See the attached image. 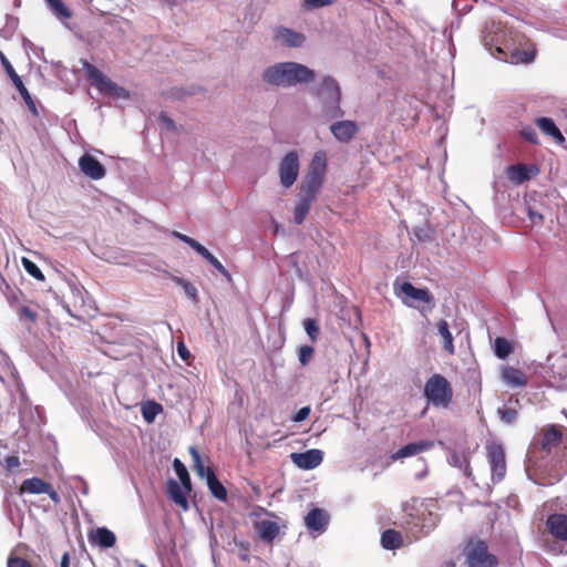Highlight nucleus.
Segmentation results:
<instances>
[{"mask_svg": "<svg viewBox=\"0 0 567 567\" xmlns=\"http://www.w3.org/2000/svg\"><path fill=\"white\" fill-rule=\"evenodd\" d=\"M482 41L492 56L512 64L530 63L536 55L535 44L507 22H488Z\"/></svg>", "mask_w": 567, "mask_h": 567, "instance_id": "f257e3e1", "label": "nucleus"}, {"mask_svg": "<svg viewBox=\"0 0 567 567\" xmlns=\"http://www.w3.org/2000/svg\"><path fill=\"white\" fill-rule=\"evenodd\" d=\"M262 81L277 87H292L308 84L316 79L313 70L298 62H278L262 72Z\"/></svg>", "mask_w": 567, "mask_h": 567, "instance_id": "f03ea898", "label": "nucleus"}, {"mask_svg": "<svg viewBox=\"0 0 567 567\" xmlns=\"http://www.w3.org/2000/svg\"><path fill=\"white\" fill-rule=\"evenodd\" d=\"M535 454L536 451H530L527 454L526 472L528 477L543 486H550L560 481L567 472V463L544 464L543 462L535 461Z\"/></svg>", "mask_w": 567, "mask_h": 567, "instance_id": "7ed1b4c3", "label": "nucleus"}, {"mask_svg": "<svg viewBox=\"0 0 567 567\" xmlns=\"http://www.w3.org/2000/svg\"><path fill=\"white\" fill-rule=\"evenodd\" d=\"M318 97L322 104V112L329 118L343 115L340 107L341 90L332 76H324L318 87Z\"/></svg>", "mask_w": 567, "mask_h": 567, "instance_id": "20e7f679", "label": "nucleus"}, {"mask_svg": "<svg viewBox=\"0 0 567 567\" xmlns=\"http://www.w3.org/2000/svg\"><path fill=\"white\" fill-rule=\"evenodd\" d=\"M82 68L85 71V75L90 84L97 89L99 92L117 100H127L130 97V93L127 90L117 85L115 82L109 79L95 65L91 64L87 61H83Z\"/></svg>", "mask_w": 567, "mask_h": 567, "instance_id": "39448f33", "label": "nucleus"}, {"mask_svg": "<svg viewBox=\"0 0 567 567\" xmlns=\"http://www.w3.org/2000/svg\"><path fill=\"white\" fill-rule=\"evenodd\" d=\"M424 396L436 408H449L453 399V389L449 380L441 374H433L424 385Z\"/></svg>", "mask_w": 567, "mask_h": 567, "instance_id": "423d86ee", "label": "nucleus"}, {"mask_svg": "<svg viewBox=\"0 0 567 567\" xmlns=\"http://www.w3.org/2000/svg\"><path fill=\"white\" fill-rule=\"evenodd\" d=\"M465 555L468 567H495L497 565L496 557L488 553L487 545L483 540L471 542Z\"/></svg>", "mask_w": 567, "mask_h": 567, "instance_id": "0eeeda50", "label": "nucleus"}, {"mask_svg": "<svg viewBox=\"0 0 567 567\" xmlns=\"http://www.w3.org/2000/svg\"><path fill=\"white\" fill-rule=\"evenodd\" d=\"M300 163L298 153L291 151L287 153L279 163L280 184L285 188L291 187L299 176Z\"/></svg>", "mask_w": 567, "mask_h": 567, "instance_id": "6e6552de", "label": "nucleus"}, {"mask_svg": "<svg viewBox=\"0 0 567 567\" xmlns=\"http://www.w3.org/2000/svg\"><path fill=\"white\" fill-rule=\"evenodd\" d=\"M487 458L492 472V481L501 482L506 475V460L504 447L498 443L487 445Z\"/></svg>", "mask_w": 567, "mask_h": 567, "instance_id": "1a4fd4ad", "label": "nucleus"}, {"mask_svg": "<svg viewBox=\"0 0 567 567\" xmlns=\"http://www.w3.org/2000/svg\"><path fill=\"white\" fill-rule=\"evenodd\" d=\"M394 287L396 295L402 299L403 303L409 307H413V303H411L409 299L424 303H430L433 300V297L427 289L416 288L409 281H404L400 285L395 282Z\"/></svg>", "mask_w": 567, "mask_h": 567, "instance_id": "9d476101", "label": "nucleus"}, {"mask_svg": "<svg viewBox=\"0 0 567 567\" xmlns=\"http://www.w3.org/2000/svg\"><path fill=\"white\" fill-rule=\"evenodd\" d=\"M548 368L557 385L567 389V348L563 352L551 353L547 358Z\"/></svg>", "mask_w": 567, "mask_h": 567, "instance_id": "9b49d317", "label": "nucleus"}, {"mask_svg": "<svg viewBox=\"0 0 567 567\" xmlns=\"http://www.w3.org/2000/svg\"><path fill=\"white\" fill-rule=\"evenodd\" d=\"M290 458L301 470H313L322 463L323 453L320 450L312 449L302 453H291Z\"/></svg>", "mask_w": 567, "mask_h": 567, "instance_id": "f8f14e48", "label": "nucleus"}, {"mask_svg": "<svg viewBox=\"0 0 567 567\" xmlns=\"http://www.w3.org/2000/svg\"><path fill=\"white\" fill-rule=\"evenodd\" d=\"M330 131L338 142L349 143L357 135L359 126L353 121L344 120L332 123Z\"/></svg>", "mask_w": 567, "mask_h": 567, "instance_id": "ddd939ff", "label": "nucleus"}, {"mask_svg": "<svg viewBox=\"0 0 567 567\" xmlns=\"http://www.w3.org/2000/svg\"><path fill=\"white\" fill-rule=\"evenodd\" d=\"M3 68H4L6 72L8 73V75L10 76V79L12 80L14 86L19 91L21 97L23 99V101L28 105L29 110L34 115H37L38 114V110H37V106L34 104V102H33V100H32L28 89L24 86L21 78L17 74V72L14 71L12 64L9 62V60L7 58H3Z\"/></svg>", "mask_w": 567, "mask_h": 567, "instance_id": "4468645a", "label": "nucleus"}, {"mask_svg": "<svg viewBox=\"0 0 567 567\" xmlns=\"http://www.w3.org/2000/svg\"><path fill=\"white\" fill-rule=\"evenodd\" d=\"M81 172L91 179L99 181L106 174L105 167L92 155L84 154L79 159Z\"/></svg>", "mask_w": 567, "mask_h": 567, "instance_id": "2eb2a0df", "label": "nucleus"}, {"mask_svg": "<svg viewBox=\"0 0 567 567\" xmlns=\"http://www.w3.org/2000/svg\"><path fill=\"white\" fill-rule=\"evenodd\" d=\"M275 40L289 48H299L305 43L306 37L292 29L280 27L275 31Z\"/></svg>", "mask_w": 567, "mask_h": 567, "instance_id": "dca6fc26", "label": "nucleus"}, {"mask_svg": "<svg viewBox=\"0 0 567 567\" xmlns=\"http://www.w3.org/2000/svg\"><path fill=\"white\" fill-rule=\"evenodd\" d=\"M329 522L328 514L321 508L311 509L305 517V524L311 532L321 534L326 530Z\"/></svg>", "mask_w": 567, "mask_h": 567, "instance_id": "f3484780", "label": "nucleus"}, {"mask_svg": "<svg viewBox=\"0 0 567 567\" xmlns=\"http://www.w3.org/2000/svg\"><path fill=\"white\" fill-rule=\"evenodd\" d=\"M546 525L555 538L567 540V515L551 514L548 516Z\"/></svg>", "mask_w": 567, "mask_h": 567, "instance_id": "a211bd4d", "label": "nucleus"}, {"mask_svg": "<svg viewBox=\"0 0 567 567\" xmlns=\"http://www.w3.org/2000/svg\"><path fill=\"white\" fill-rule=\"evenodd\" d=\"M501 375L504 383L511 388H523L528 382V378L525 372L509 365L502 369Z\"/></svg>", "mask_w": 567, "mask_h": 567, "instance_id": "6ab92c4d", "label": "nucleus"}, {"mask_svg": "<svg viewBox=\"0 0 567 567\" xmlns=\"http://www.w3.org/2000/svg\"><path fill=\"white\" fill-rule=\"evenodd\" d=\"M434 446V441H419L412 442L403 447L399 449L395 453L392 454V460H400L410 456H414L421 452L427 451Z\"/></svg>", "mask_w": 567, "mask_h": 567, "instance_id": "aec40b11", "label": "nucleus"}, {"mask_svg": "<svg viewBox=\"0 0 567 567\" xmlns=\"http://www.w3.org/2000/svg\"><path fill=\"white\" fill-rule=\"evenodd\" d=\"M89 540L101 548H111L115 545L116 536L106 527H97L89 534Z\"/></svg>", "mask_w": 567, "mask_h": 567, "instance_id": "412c9836", "label": "nucleus"}, {"mask_svg": "<svg viewBox=\"0 0 567 567\" xmlns=\"http://www.w3.org/2000/svg\"><path fill=\"white\" fill-rule=\"evenodd\" d=\"M518 406V398L511 395L508 402L497 409V415L504 424L512 425L517 420Z\"/></svg>", "mask_w": 567, "mask_h": 567, "instance_id": "4be33fe9", "label": "nucleus"}, {"mask_svg": "<svg viewBox=\"0 0 567 567\" xmlns=\"http://www.w3.org/2000/svg\"><path fill=\"white\" fill-rule=\"evenodd\" d=\"M561 437L563 433L558 426L550 425L545 429L540 439L542 451L550 453V451L560 443Z\"/></svg>", "mask_w": 567, "mask_h": 567, "instance_id": "5701e85b", "label": "nucleus"}, {"mask_svg": "<svg viewBox=\"0 0 567 567\" xmlns=\"http://www.w3.org/2000/svg\"><path fill=\"white\" fill-rule=\"evenodd\" d=\"M323 179L307 175L305 176L301 186L299 196L311 199L315 202L317 195L322 186Z\"/></svg>", "mask_w": 567, "mask_h": 567, "instance_id": "b1692460", "label": "nucleus"}, {"mask_svg": "<svg viewBox=\"0 0 567 567\" xmlns=\"http://www.w3.org/2000/svg\"><path fill=\"white\" fill-rule=\"evenodd\" d=\"M167 493L169 498L178 506H181L184 511L188 509V501L186 497V489L182 484L176 482L175 480H169L167 482Z\"/></svg>", "mask_w": 567, "mask_h": 567, "instance_id": "393cba45", "label": "nucleus"}, {"mask_svg": "<svg viewBox=\"0 0 567 567\" xmlns=\"http://www.w3.org/2000/svg\"><path fill=\"white\" fill-rule=\"evenodd\" d=\"M537 127L546 135L553 137L558 144L565 142V137L550 117H538Z\"/></svg>", "mask_w": 567, "mask_h": 567, "instance_id": "a878e982", "label": "nucleus"}, {"mask_svg": "<svg viewBox=\"0 0 567 567\" xmlns=\"http://www.w3.org/2000/svg\"><path fill=\"white\" fill-rule=\"evenodd\" d=\"M447 462L451 466L460 468L465 476L471 477L472 471L467 453L452 451L447 458Z\"/></svg>", "mask_w": 567, "mask_h": 567, "instance_id": "bb28decb", "label": "nucleus"}, {"mask_svg": "<svg viewBox=\"0 0 567 567\" xmlns=\"http://www.w3.org/2000/svg\"><path fill=\"white\" fill-rule=\"evenodd\" d=\"M327 169V157L324 152H317L310 163L307 175L324 179Z\"/></svg>", "mask_w": 567, "mask_h": 567, "instance_id": "cd10ccee", "label": "nucleus"}, {"mask_svg": "<svg viewBox=\"0 0 567 567\" xmlns=\"http://www.w3.org/2000/svg\"><path fill=\"white\" fill-rule=\"evenodd\" d=\"M256 529L262 540L272 542L279 533V526L272 520H261L257 523Z\"/></svg>", "mask_w": 567, "mask_h": 567, "instance_id": "c85d7f7f", "label": "nucleus"}, {"mask_svg": "<svg viewBox=\"0 0 567 567\" xmlns=\"http://www.w3.org/2000/svg\"><path fill=\"white\" fill-rule=\"evenodd\" d=\"M20 491L29 494H44L49 491V483L39 477H32L23 481Z\"/></svg>", "mask_w": 567, "mask_h": 567, "instance_id": "c756f323", "label": "nucleus"}, {"mask_svg": "<svg viewBox=\"0 0 567 567\" xmlns=\"http://www.w3.org/2000/svg\"><path fill=\"white\" fill-rule=\"evenodd\" d=\"M209 477L208 481H206L207 486L209 488V492L214 497H216L218 501H226L227 498V491L224 487V485L218 481L216 477V474L214 471H208Z\"/></svg>", "mask_w": 567, "mask_h": 567, "instance_id": "7c9ffc66", "label": "nucleus"}, {"mask_svg": "<svg viewBox=\"0 0 567 567\" xmlns=\"http://www.w3.org/2000/svg\"><path fill=\"white\" fill-rule=\"evenodd\" d=\"M381 545L385 549H396L402 545V536L394 529H386L381 535Z\"/></svg>", "mask_w": 567, "mask_h": 567, "instance_id": "2f4dec72", "label": "nucleus"}, {"mask_svg": "<svg viewBox=\"0 0 567 567\" xmlns=\"http://www.w3.org/2000/svg\"><path fill=\"white\" fill-rule=\"evenodd\" d=\"M198 255L207 260L221 276H224L228 282L233 280L230 272L221 265V262L206 248L203 247Z\"/></svg>", "mask_w": 567, "mask_h": 567, "instance_id": "473e14b6", "label": "nucleus"}, {"mask_svg": "<svg viewBox=\"0 0 567 567\" xmlns=\"http://www.w3.org/2000/svg\"><path fill=\"white\" fill-rule=\"evenodd\" d=\"M312 203L313 200L299 196L293 212L296 224L301 225L305 221Z\"/></svg>", "mask_w": 567, "mask_h": 567, "instance_id": "72a5a7b5", "label": "nucleus"}, {"mask_svg": "<svg viewBox=\"0 0 567 567\" xmlns=\"http://www.w3.org/2000/svg\"><path fill=\"white\" fill-rule=\"evenodd\" d=\"M172 280L177 286L183 288L184 293L186 295V297L188 299H190L194 303H198V301H199L198 290L190 281H188L182 277H177V276H173Z\"/></svg>", "mask_w": 567, "mask_h": 567, "instance_id": "f704fd0d", "label": "nucleus"}, {"mask_svg": "<svg viewBox=\"0 0 567 567\" xmlns=\"http://www.w3.org/2000/svg\"><path fill=\"white\" fill-rule=\"evenodd\" d=\"M508 178L516 183L522 184L530 178L528 168L526 165L517 164L508 167Z\"/></svg>", "mask_w": 567, "mask_h": 567, "instance_id": "c9c22d12", "label": "nucleus"}, {"mask_svg": "<svg viewBox=\"0 0 567 567\" xmlns=\"http://www.w3.org/2000/svg\"><path fill=\"white\" fill-rule=\"evenodd\" d=\"M436 326H437L439 334L442 337V339L444 341V344H443L444 349L450 354H453L454 353L453 336L450 331L449 323L442 319L437 322Z\"/></svg>", "mask_w": 567, "mask_h": 567, "instance_id": "e433bc0d", "label": "nucleus"}, {"mask_svg": "<svg viewBox=\"0 0 567 567\" xmlns=\"http://www.w3.org/2000/svg\"><path fill=\"white\" fill-rule=\"evenodd\" d=\"M189 453H190V455L193 457L194 470L196 471L197 475L200 478H206V481H208V477L210 476L208 471H214V470L212 467L204 466V463L202 461L200 454L198 453L196 447L192 446L189 449Z\"/></svg>", "mask_w": 567, "mask_h": 567, "instance_id": "4c0bfd02", "label": "nucleus"}, {"mask_svg": "<svg viewBox=\"0 0 567 567\" xmlns=\"http://www.w3.org/2000/svg\"><path fill=\"white\" fill-rule=\"evenodd\" d=\"M173 466H174V470H175L177 476L179 477V481H181V484L183 485V487L186 489V492H190L192 482H190V477H189V474H188L185 465L178 458H175Z\"/></svg>", "mask_w": 567, "mask_h": 567, "instance_id": "58836bf2", "label": "nucleus"}, {"mask_svg": "<svg viewBox=\"0 0 567 567\" xmlns=\"http://www.w3.org/2000/svg\"><path fill=\"white\" fill-rule=\"evenodd\" d=\"M494 352L495 355L499 359H505L512 352V344L511 342L502 337H498L495 339L494 342Z\"/></svg>", "mask_w": 567, "mask_h": 567, "instance_id": "ea45409f", "label": "nucleus"}, {"mask_svg": "<svg viewBox=\"0 0 567 567\" xmlns=\"http://www.w3.org/2000/svg\"><path fill=\"white\" fill-rule=\"evenodd\" d=\"M50 9L60 19H70L72 13L62 0H47Z\"/></svg>", "mask_w": 567, "mask_h": 567, "instance_id": "a19ab883", "label": "nucleus"}, {"mask_svg": "<svg viewBox=\"0 0 567 567\" xmlns=\"http://www.w3.org/2000/svg\"><path fill=\"white\" fill-rule=\"evenodd\" d=\"M162 410L161 404L156 402H147L142 406V415L147 423H152Z\"/></svg>", "mask_w": 567, "mask_h": 567, "instance_id": "79ce46f5", "label": "nucleus"}, {"mask_svg": "<svg viewBox=\"0 0 567 567\" xmlns=\"http://www.w3.org/2000/svg\"><path fill=\"white\" fill-rule=\"evenodd\" d=\"M22 265H23L24 270L30 276H32L37 280H41V281L44 280V276H43L42 271L40 270V268L33 261H31L30 259L23 257L22 258Z\"/></svg>", "mask_w": 567, "mask_h": 567, "instance_id": "37998d69", "label": "nucleus"}, {"mask_svg": "<svg viewBox=\"0 0 567 567\" xmlns=\"http://www.w3.org/2000/svg\"><path fill=\"white\" fill-rule=\"evenodd\" d=\"M303 328L311 341H317L319 337V324L317 320L308 318L303 321Z\"/></svg>", "mask_w": 567, "mask_h": 567, "instance_id": "c03bdc74", "label": "nucleus"}, {"mask_svg": "<svg viewBox=\"0 0 567 567\" xmlns=\"http://www.w3.org/2000/svg\"><path fill=\"white\" fill-rule=\"evenodd\" d=\"M172 235L175 237V238H178L179 240H182L183 243L187 244L189 247H192L197 254L199 252V250L204 247L202 244H199L197 240H195L194 238L189 237V236H186L179 231H176L174 230L172 233Z\"/></svg>", "mask_w": 567, "mask_h": 567, "instance_id": "a18cd8bd", "label": "nucleus"}, {"mask_svg": "<svg viewBox=\"0 0 567 567\" xmlns=\"http://www.w3.org/2000/svg\"><path fill=\"white\" fill-rule=\"evenodd\" d=\"M313 348L311 346H302L299 349V362L301 365H307L313 357Z\"/></svg>", "mask_w": 567, "mask_h": 567, "instance_id": "49530a36", "label": "nucleus"}, {"mask_svg": "<svg viewBox=\"0 0 567 567\" xmlns=\"http://www.w3.org/2000/svg\"><path fill=\"white\" fill-rule=\"evenodd\" d=\"M336 0H305V7L307 9H317L334 3Z\"/></svg>", "mask_w": 567, "mask_h": 567, "instance_id": "de8ad7c7", "label": "nucleus"}, {"mask_svg": "<svg viewBox=\"0 0 567 567\" xmlns=\"http://www.w3.org/2000/svg\"><path fill=\"white\" fill-rule=\"evenodd\" d=\"M2 465L7 471H13L20 465L19 457L14 455H8L3 458Z\"/></svg>", "mask_w": 567, "mask_h": 567, "instance_id": "09e8293b", "label": "nucleus"}, {"mask_svg": "<svg viewBox=\"0 0 567 567\" xmlns=\"http://www.w3.org/2000/svg\"><path fill=\"white\" fill-rule=\"evenodd\" d=\"M522 135L524 136L525 140H527L530 143H534V144L538 143V135L533 127L523 128Z\"/></svg>", "mask_w": 567, "mask_h": 567, "instance_id": "8fccbe9b", "label": "nucleus"}, {"mask_svg": "<svg viewBox=\"0 0 567 567\" xmlns=\"http://www.w3.org/2000/svg\"><path fill=\"white\" fill-rule=\"evenodd\" d=\"M19 315L21 318L24 317L31 322H34L37 320V313L30 307L27 306H22L20 308Z\"/></svg>", "mask_w": 567, "mask_h": 567, "instance_id": "3c124183", "label": "nucleus"}, {"mask_svg": "<svg viewBox=\"0 0 567 567\" xmlns=\"http://www.w3.org/2000/svg\"><path fill=\"white\" fill-rule=\"evenodd\" d=\"M8 567H32V566L28 560H25L23 558L13 557V558H9Z\"/></svg>", "mask_w": 567, "mask_h": 567, "instance_id": "603ef678", "label": "nucleus"}, {"mask_svg": "<svg viewBox=\"0 0 567 567\" xmlns=\"http://www.w3.org/2000/svg\"><path fill=\"white\" fill-rule=\"evenodd\" d=\"M310 414V408L309 406H303L293 416V421L295 422H301L303 420H306Z\"/></svg>", "mask_w": 567, "mask_h": 567, "instance_id": "864d4df0", "label": "nucleus"}, {"mask_svg": "<svg viewBox=\"0 0 567 567\" xmlns=\"http://www.w3.org/2000/svg\"><path fill=\"white\" fill-rule=\"evenodd\" d=\"M528 217L533 224H543L544 217L542 214L528 208Z\"/></svg>", "mask_w": 567, "mask_h": 567, "instance_id": "5fc2aeb1", "label": "nucleus"}, {"mask_svg": "<svg viewBox=\"0 0 567 567\" xmlns=\"http://www.w3.org/2000/svg\"><path fill=\"white\" fill-rule=\"evenodd\" d=\"M161 123L168 130H173L175 127L174 121L168 117L165 113L159 115Z\"/></svg>", "mask_w": 567, "mask_h": 567, "instance_id": "6e6d98bb", "label": "nucleus"}, {"mask_svg": "<svg viewBox=\"0 0 567 567\" xmlns=\"http://www.w3.org/2000/svg\"><path fill=\"white\" fill-rule=\"evenodd\" d=\"M177 353L178 355L183 359V360H186L189 358L190 353L188 351V349L186 348V346L183 343V342H179L177 344Z\"/></svg>", "mask_w": 567, "mask_h": 567, "instance_id": "4d7b16f0", "label": "nucleus"}, {"mask_svg": "<svg viewBox=\"0 0 567 567\" xmlns=\"http://www.w3.org/2000/svg\"><path fill=\"white\" fill-rule=\"evenodd\" d=\"M44 494H48L50 496V498L54 502V503H59L60 502V496L59 494L51 487V485L49 484V491L45 492Z\"/></svg>", "mask_w": 567, "mask_h": 567, "instance_id": "13d9d810", "label": "nucleus"}, {"mask_svg": "<svg viewBox=\"0 0 567 567\" xmlns=\"http://www.w3.org/2000/svg\"><path fill=\"white\" fill-rule=\"evenodd\" d=\"M60 567H70V559H69V554L68 553H65L62 556Z\"/></svg>", "mask_w": 567, "mask_h": 567, "instance_id": "bf43d9fd", "label": "nucleus"}, {"mask_svg": "<svg viewBox=\"0 0 567 567\" xmlns=\"http://www.w3.org/2000/svg\"><path fill=\"white\" fill-rule=\"evenodd\" d=\"M421 231L422 230L415 233L416 237H419L420 239H422V237H423V234H421Z\"/></svg>", "mask_w": 567, "mask_h": 567, "instance_id": "052dcab7", "label": "nucleus"}, {"mask_svg": "<svg viewBox=\"0 0 567 567\" xmlns=\"http://www.w3.org/2000/svg\"><path fill=\"white\" fill-rule=\"evenodd\" d=\"M421 231L422 230L415 233L416 237H419L420 239H422V237H423V234H421Z\"/></svg>", "mask_w": 567, "mask_h": 567, "instance_id": "680f3d73", "label": "nucleus"}, {"mask_svg": "<svg viewBox=\"0 0 567 567\" xmlns=\"http://www.w3.org/2000/svg\"><path fill=\"white\" fill-rule=\"evenodd\" d=\"M3 58H6V56L3 55V53H2V52H0V60H1V63H2V64H3Z\"/></svg>", "mask_w": 567, "mask_h": 567, "instance_id": "e2e57ef3", "label": "nucleus"}, {"mask_svg": "<svg viewBox=\"0 0 567 567\" xmlns=\"http://www.w3.org/2000/svg\"><path fill=\"white\" fill-rule=\"evenodd\" d=\"M241 558H243L244 560H247V559H248V556H247L246 554H243V555H241Z\"/></svg>", "mask_w": 567, "mask_h": 567, "instance_id": "0e129e2a", "label": "nucleus"}]
</instances>
